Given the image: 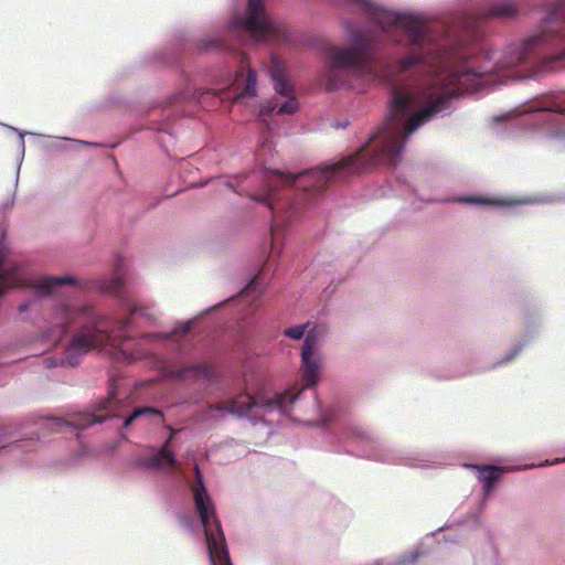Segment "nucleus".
I'll use <instances>...</instances> for the list:
<instances>
[{
	"label": "nucleus",
	"mask_w": 565,
	"mask_h": 565,
	"mask_svg": "<svg viewBox=\"0 0 565 565\" xmlns=\"http://www.w3.org/2000/svg\"><path fill=\"white\" fill-rule=\"evenodd\" d=\"M242 1L244 11L235 12L230 22L233 32L257 41L282 35L263 0ZM334 1L365 17L379 31L345 23L347 45L329 51L328 88L344 87L343 74L401 79L392 84L385 121L366 147L324 168L297 174L271 171L265 190L252 195L270 210L279 186L318 191L338 172L360 173L376 164H394L409 137L446 110L451 97L532 77L533 73L514 70L531 64L540 49L554 42L557 31L552 23L559 20V12H553L539 31L508 44L501 53L467 56L454 30L444 24L430 28L418 13L394 10L375 0Z\"/></svg>",
	"instance_id": "1"
},
{
	"label": "nucleus",
	"mask_w": 565,
	"mask_h": 565,
	"mask_svg": "<svg viewBox=\"0 0 565 565\" xmlns=\"http://www.w3.org/2000/svg\"><path fill=\"white\" fill-rule=\"evenodd\" d=\"M78 324L64 358L47 356L44 363L47 367L75 366L79 358L92 350H102L106 345L117 348L121 339V331L126 321H118L97 315L87 306H68L61 303L54 311L52 334L63 335L67 324Z\"/></svg>",
	"instance_id": "2"
},
{
	"label": "nucleus",
	"mask_w": 565,
	"mask_h": 565,
	"mask_svg": "<svg viewBox=\"0 0 565 565\" xmlns=\"http://www.w3.org/2000/svg\"><path fill=\"white\" fill-rule=\"evenodd\" d=\"M302 391L303 388H290L275 398L262 399L260 402L255 401L249 395H243L224 404L210 405L206 409L198 413L194 420L202 426L211 427L226 414L237 418L248 417L252 408L262 411L264 415L273 412L287 414L299 399Z\"/></svg>",
	"instance_id": "3"
},
{
	"label": "nucleus",
	"mask_w": 565,
	"mask_h": 565,
	"mask_svg": "<svg viewBox=\"0 0 565 565\" xmlns=\"http://www.w3.org/2000/svg\"><path fill=\"white\" fill-rule=\"evenodd\" d=\"M194 477L191 491L195 511L204 529L210 563L211 565H232L225 536L216 518L214 502L198 465L194 466Z\"/></svg>",
	"instance_id": "4"
},
{
	"label": "nucleus",
	"mask_w": 565,
	"mask_h": 565,
	"mask_svg": "<svg viewBox=\"0 0 565 565\" xmlns=\"http://www.w3.org/2000/svg\"><path fill=\"white\" fill-rule=\"evenodd\" d=\"M32 284V276L28 268L0 250V298L11 288H24Z\"/></svg>",
	"instance_id": "5"
},
{
	"label": "nucleus",
	"mask_w": 565,
	"mask_h": 565,
	"mask_svg": "<svg viewBox=\"0 0 565 565\" xmlns=\"http://www.w3.org/2000/svg\"><path fill=\"white\" fill-rule=\"evenodd\" d=\"M535 114V120L540 124V127L551 138H563L565 137V111L562 109H551L537 106H527L518 114ZM516 115V110L511 111L505 117Z\"/></svg>",
	"instance_id": "6"
},
{
	"label": "nucleus",
	"mask_w": 565,
	"mask_h": 565,
	"mask_svg": "<svg viewBox=\"0 0 565 565\" xmlns=\"http://www.w3.org/2000/svg\"><path fill=\"white\" fill-rule=\"evenodd\" d=\"M300 360L303 388L317 385L323 366L322 353L300 352Z\"/></svg>",
	"instance_id": "7"
},
{
	"label": "nucleus",
	"mask_w": 565,
	"mask_h": 565,
	"mask_svg": "<svg viewBox=\"0 0 565 565\" xmlns=\"http://www.w3.org/2000/svg\"><path fill=\"white\" fill-rule=\"evenodd\" d=\"M523 335L521 339L505 353L499 364L513 361L539 334L540 323L532 318H526L523 326Z\"/></svg>",
	"instance_id": "8"
},
{
	"label": "nucleus",
	"mask_w": 565,
	"mask_h": 565,
	"mask_svg": "<svg viewBox=\"0 0 565 565\" xmlns=\"http://www.w3.org/2000/svg\"><path fill=\"white\" fill-rule=\"evenodd\" d=\"M329 333L326 323H312L308 329L300 352L322 353L323 342Z\"/></svg>",
	"instance_id": "9"
},
{
	"label": "nucleus",
	"mask_w": 565,
	"mask_h": 565,
	"mask_svg": "<svg viewBox=\"0 0 565 565\" xmlns=\"http://www.w3.org/2000/svg\"><path fill=\"white\" fill-rule=\"evenodd\" d=\"M476 471L478 480L482 483L484 497H489L494 482L503 475V469L492 465H469Z\"/></svg>",
	"instance_id": "10"
},
{
	"label": "nucleus",
	"mask_w": 565,
	"mask_h": 565,
	"mask_svg": "<svg viewBox=\"0 0 565 565\" xmlns=\"http://www.w3.org/2000/svg\"><path fill=\"white\" fill-rule=\"evenodd\" d=\"M213 375L212 366L207 364H190L171 370L169 376L174 380L204 379L209 380Z\"/></svg>",
	"instance_id": "11"
},
{
	"label": "nucleus",
	"mask_w": 565,
	"mask_h": 565,
	"mask_svg": "<svg viewBox=\"0 0 565 565\" xmlns=\"http://www.w3.org/2000/svg\"><path fill=\"white\" fill-rule=\"evenodd\" d=\"M177 459L167 446H161L151 457L145 458L141 461V466L148 469H160L164 470L175 465Z\"/></svg>",
	"instance_id": "12"
},
{
	"label": "nucleus",
	"mask_w": 565,
	"mask_h": 565,
	"mask_svg": "<svg viewBox=\"0 0 565 565\" xmlns=\"http://www.w3.org/2000/svg\"><path fill=\"white\" fill-rule=\"evenodd\" d=\"M256 83V74L254 71L248 70L246 76L241 74L235 78V86L242 90L237 94L231 95V98L238 100L245 96H255ZM221 98L223 99L224 97L222 96ZM225 98H230V96H226Z\"/></svg>",
	"instance_id": "13"
},
{
	"label": "nucleus",
	"mask_w": 565,
	"mask_h": 565,
	"mask_svg": "<svg viewBox=\"0 0 565 565\" xmlns=\"http://www.w3.org/2000/svg\"><path fill=\"white\" fill-rule=\"evenodd\" d=\"M270 76L274 82V88L279 95L289 96L294 94L292 86L289 84L281 65L276 61L270 71Z\"/></svg>",
	"instance_id": "14"
},
{
	"label": "nucleus",
	"mask_w": 565,
	"mask_h": 565,
	"mask_svg": "<svg viewBox=\"0 0 565 565\" xmlns=\"http://www.w3.org/2000/svg\"><path fill=\"white\" fill-rule=\"evenodd\" d=\"M74 285L75 279L70 276L64 277H56V276H49L40 279L36 285L35 289L40 295H49L51 294L57 286L62 285Z\"/></svg>",
	"instance_id": "15"
},
{
	"label": "nucleus",
	"mask_w": 565,
	"mask_h": 565,
	"mask_svg": "<svg viewBox=\"0 0 565 565\" xmlns=\"http://www.w3.org/2000/svg\"><path fill=\"white\" fill-rule=\"evenodd\" d=\"M461 203L467 204H477V205H500V206H511L519 203H530V199H524L520 201H508V200H498L488 196H461L458 199Z\"/></svg>",
	"instance_id": "16"
},
{
	"label": "nucleus",
	"mask_w": 565,
	"mask_h": 565,
	"mask_svg": "<svg viewBox=\"0 0 565 565\" xmlns=\"http://www.w3.org/2000/svg\"><path fill=\"white\" fill-rule=\"evenodd\" d=\"M518 12L516 6L511 1H499L487 11L488 17L508 18L513 17Z\"/></svg>",
	"instance_id": "17"
},
{
	"label": "nucleus",
	"mask_w": 565,
	"mask_h": 565,
	"mask_svg": "<svg viewBox=\"0 0 565 565\" xmlns=\"http://www.w3.org/2000/svg\"><path fill=\"white\" fill-rule=\"evenodd\" d=\"M423 555V552L419 548H415L409 552L407 555H401L397 559H380L376 561L373 565H416V562L419 556Z\"/></svg>",
	"instance_id": "18"
},
{
	"label": "nucleus",
	"mask_w": 565,
	"mask_h": 565,
	"mask_svg": "<svg viewBox=\"0 0 565 565\" xmlns=\"http://www.w3.org/2000/svg\"><path fill=\"white\" fill-rule=\"evenodd\" d=\"M311 322H306L302 324L286 328L282 331V334L292 340H301L303 337H306V333L308 329L311 327Z\"/></svg>",
	"instance_id": "19"
},
{
	"label": "nucleus",
	"mask_w": 565,
	"mask_h": 565,
	"mask_svg": "<svg viewBox=\"0 0 565 565\" xmlns=\"http://www.w3.org/2000/svg\"><path fill=\"white\" fill-rule=\"evenodd\" d=\"M143 415H154L157 417H161V412L156 409V408H151V407H140V408H136L129 416H127L124 420V427H129L130 424L138 417L140 416H143Z\"/></svg>",
	"instance_id": "20"
},
{
	"label": "nucleus",
	"mask_w": 565,
	"mask_h": 565,
	"mask_svg": "<svg viewBox=\"0 0 565 565\" xmlns=\"http://www.w3.org/2000/svg\"><path fill=\"white\" fill-rule=\"evenodd\" d=\"M286 97L287 100L277 107L278 115H292L299 109V103L294 94Z\"/></svg>",
	"instance_id": "21"
},
{
	"label": "nucleus",
	"mask_w": 565,
	"mask_h": 565,
	"mask_svg": "<svg viewBox=\"0 0 565 565\" xmlns=\"http://www.w3.org/2000/svg\"><path fill=\"white\" fill-rule=\"evenodd\" d=\"M3 126L12 131H15L18 135H19V150H20V156H21V159H20V163L19 166L21 164V161L24 157V153H25V143H24V136L26 135H34L33 132H30V131H23V130H20L15 127H12V126H9V125H4ZM20 169V167L18 168V170Z\"/></svg>",
	"instance_id": "22"
},
{
	"label": "nucleus",
	"mask_w": 565,
	"mask_h": 565,
	"mask_svg": "<svg viewBox=\"0 0 565 565\" xmlns=\"http://www.w3.org/2000/svg\"><path fill=\"white\" fill-rule=\"evenodd\" d=\"M105 419H106V417H102V416H87L84 418L83 423H76L75 428L76 429H85L92 425L102 424Z\"/></svg>",
	"instance_id": "23"
},
{
	"label": "nucleus",
	"mask_w": 565,
	"mask_h": 565,
	"mask_svg": "<svg viewBox=\"0 0 565 565\" xmlns=\"http://www.w3.org/2000/svg\"><path fill=\"white\" fill-rule=\"evenodd\" d=\"M277 104L273 99L266 100L260 105L258 115L259 117L264 118L265 116L269 115L275 109H277Z\"/></svg>",
	"instance_id": "24"
},
{
	"label": "nucleus",
	"mask_w": 565,
	"mask_h": 565,
	"mask_svg": "<svg viewBox=\"0 0 565 565\" xmlns=\"http://www.w3.org/2000/svg\"><path fill=\"white\" fill-rule=\"evenodd\" d=\"M243 292L246 295V296H254V294H259V284H258V280L257 278H253L248 285L245 287V289L243 290Z\"/></svg>",
	"instance_id": "25"
},
{
	"label": "nucleus",
	"mask_w": 565,
	"mask_h": 565,
	"mask_svg": "<svg viewBox=\"0 0 565 565\" xmlns=\"http://www.w3.org/2000/svg\"><path fill=\"white\" fill-rule=\"evenodd\" d=\"M121 285V280L116 277L114 278L111 281H110V285L108 286V289L109 290H116L119 288V286Z\"/></svg>",
	"instance_id": "26"
},
{
	"label": "nucleus",
	"mask_w": 565,
	"mask_h": 565,
	"mask_svg": "<svg viewBox=\"0 0 565 565\" xmlns=\"http://www.w3.org/2000/svg\"><path fill=\"white\" fill-rule=\"evenodd\" d=\"M33 303H34V301H32V300L25 301V302L21 303L19 306V311L20 312H26Z\"/></svg>",
	"instance_id": "27"
},
{
	"label": "nucleus",
	"mask_w": 565,
	"mask_h": 565,
	"mask_svg": "<svg viewBox=\"0 0 565 565\" xmlns=\"http://www.w3.org/2000/svg\"><path fill=\"white\" fill-rule=\"evenodd\" d=\"M169 429H170V435L168 436V438L162 444V446H167L168 448H169V444L172 441L174 435L177 434V430H174L172 428H169Z\"/></svg>",
	"instance_id": "28"
},
{
	"label": "nucleus",
	"mask_w": 565,
	"mask_h": 565,
	"mask_svg": "<svg viewBox=\"0 0 565 565\" xmlns=\"http://www.w3.org/2000/svg\"><path fill=\"white\" fill-rule=\"evenodd\" d=\"M412 466L422 467V468H428L431 467V465L426 463L424 460H418L417 462L411 463Z\"/></svg>",
	"instance_id": "29"
},
{
	"label": "nucleus",
	"mask_w": 565,
	"mask_h": 565,
	"mask_svg": "<svg viewBox=\"0 0 565 565\" xmlns=\"http://www.w3.org/2000/svg\"><path fill=\"white\" fill-rule=\"evenodd\" d=\"M53 420V424L56 426V427H62L63 425H66L62 419L60 418H54L52 419Z\"/></svg>",
	"instance_id": "30"
},
{
	"label": "nucleus",
	"mask_w": 565,
	"mask_h": 565,
	"mask_svg": "<svg viewBox=\"0 0 565 565\" xmlns=\"http://www.w3.org/2000/svg\"><path fill=\"white\" fill-rule=\"evenodd\" d=\"M558 58H565V52L561 55H554L551 57V62L555 61V60H558Z\"/></svg>",
	"instance_id": "31"
},
{
	"label": "nucleus",
	"mask_w": 565,
	"mask_h": 565,
	"mask_svg": "<svg viewBox=\"0 0 565 565\" xmlns=\"http://www.w3.org/2000/svg\"><path fill=\"white\" fill-rule=\"evenodd\" d=\"M558 462H565V458L556 459V460H554L552 462L546 461V463H551V465H555V463H558Z\"/></svg>",
	"instance_id": "32"
},
{
	"label": "nucleus",
	"mask_w": 565,
	"mask_h": 565,
	"mask_svg": "<svg viewBox=\"0 0 565 565\" xmlns=\"http://www.w3.org/2000/svg\"><path fill=\"white\" fill-rule=\"evenodd\" d=\"M191 322H186L183 328V332H186L190 328Z\"/></svg>",
	"instance_id": "33"
},
{
	"label": "nucleus",
	"mask_w": 565,
	"mask_h": 565,
	"mask_svg": "<svg viewBox=\"0 0 565 565\" xmlns=\"http://www.w3.org/2000/svg\"><path fill=\"white\" fill-rule=\"evenodd\" d=\"M6 446L4 441L0 438V449Z\"/></svg>",
	"instance_id": "34"
},
{
	"label": "nucleus",
	"mask_w": 565,
	"mask_h": 565,
	"mask_svg": "<svg viewBox=\"0 0 565 565\" xmlns=\"http://www.w3.org/2000/svg\"><path fill=\"white\" fill-rule=\"evenodd\" d=\"M184 525L190 526V525H191V522H190V521H188V520H184Z\"/></svg>",
	"instance_id": "35"
}]
</instances>
